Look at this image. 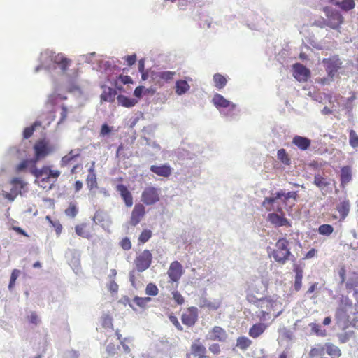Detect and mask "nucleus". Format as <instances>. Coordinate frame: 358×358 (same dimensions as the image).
<instances>
[{
	"instance_id": "5fc2aeb1",
	"label": "nucleus",
	"mask_w": 358,
	"mask_h": 358,
	"mask_svg": "<svg viewBox=\"0 0 358 358\" xmlns=\"http://www.w3.org/2000/svg\"><path fill=\"white\" fill-rule=\"evenodd\" d=\"M173 299L179 305H182L185 303L184 297L180 294L178 291H174L172 292Z\"/></svg>"
},
{
	"instance_id": "4468645a",
	"label": "nucleus",
	"mask_w": 358,
	"mask_h": 358,
	"mask_svg": "<svg viewBox=\"0 0 358 358\" xmlns=\"http://www.w3.org/2000/svg\"><path fill=\"white\" fill-rule=\"evenodd\" d=\"M322 63L326 66V71L329 76L333 77L335 73L341 69L342 62L340 60L338 55H334L329 58H324Z\"/></svg>"
},
{
	"instance_id": "6e6552de",
	"label": "nucleus",
	"mask_w": 358,
	"mask_h": 358,
	"mask_svg": "<svg viewBox=\"0 0 358 358\" xmlns=\"http://www.w3.org/2000/svg\"><path fill=\"white\" fill-rule=\"evenodd\" d=\"M268 211L272 210H275L278 213H271L268 215V221H269L275 227H291L290 222L285 217L282 208L278 205L276 208H268L266 206Z\"/></svg>"
},
{
	"instance_id": "052dcab7",
	"label": "nucleus",
	"mask_w": 358,
	"mask_h": 358,
	"mask_svg": "<svg viewBox=\"0 0 358 358\" xmlns=\"http://www.w3.org/2000/svg\"><path fill=\"white\" fill-rule=\"evenodd\" d=\"M246 299L247 301L250 303H253V304H255L256 306L259 303V301L260 300V299H257L253 294L252 293H249L247 294V296H246Z\"/></svg>"
},
{
	"instance_id": "774afa93",
	"label": "nucleus",
	"mask_w": 358,
	"mask_h": 358,
	"mask_svg": "<svg viewBox=\"0 0 358 358\" xmlns=\"http://www.w3.org/2000/svg\"><path fill=\"white\" fill-rule=\"evenodd\" d=\"M143 90V86L137 87L134 90V96L138 97V98H140L141 96V95H142Z\"/></svg>"
},
{
	"instance_id": "09e8293b",
	"label": "nucleus",
	"mask_w": 358,
	"mask_h": 358,
	"mask_svg": "<svg viewBox=\"0 0 358 358\" xmlns=\"http://www.w3.org/2000/svg\"><path fill=\"white\" fill-rule=\"evenodd\" d=\"M45 219L49 222L50 225L55 228L57 234L59 235L62 230V226L59 222L58 220L53 221L49 215L46 216Z\"/></svg>"
},
{
	"instance_id": "cd10ccee",
	"label": "nucleus",
	"mask_w": 358,
	"mask_h": 358,
	"mask_svg": "<svg viewBox=\"0 0 358 358\" xmlns=\"http://www.w3.org/2000/svg\"><path fill=\"white\" fill-rule=\"evenodd\" d=\"M267 325L263 322L256 323L250 328L248 334L250 337L257 338L265 331Z\"/></svg>"
},
{
	"instance_id": "bf43d9fd",
	"label": "nucleus",
	"mask_w": 358,
	"mask_h": 358,
	"mask_svg": "<svg viewBox=\"0 0 358 358\" xmlns=\"http://www.w3.org/2000/svg\"><path fill=\"white\" fill-rule=\"evenodd\" d=\"M111 131H112L111 127H110L107 124H103L101 126V128L100 130V136H105L106 135H108Z\"/></svg>"
},
{
	"instance_id": "6e6d98bb",
	"label": "nucleus",
	"mask_w": 358,
	"mask_h": 358,
	"mask_svg": "<svg viewBox=\"0 0 358 358\" xmlns=\"http://www.w3.org/2000/svg\"><path fill=\"white\" fill-rule=\"evenodd\" d=\"M169 319L178 330H179V331L183 330L182 327L181 326L178 318L176 316L170 315L169 316Z\"/></svg>"
},
{
	"instance_id": "864d4df0",
	"label": "nucleus",
	"mask_w": 358,
	"mask_h": 358,
	"mask_svg": "<svg viewBox=\"0 0 358 358\" xmlns=\"http://www.w3.org/2000/svg\"><path fill=\"white\" fill-rule=\"evenodd\" d=\"M120 245L124 250H129L131 248V243L128 237H124L120 242Z\"/></svg>"
},
{
	"instance_id": "a211bd4d",
	"label": "nucleus",
	"mask_w": 358,
	"mask_h": 358,
	"mask_svg": "<svg viewBox=\"0 0 358 358\" xmlns=\"http://www.w3.org/2000/svg\"><path fill=\"white\" fill-rule=\"evenodd\" d=\"M167 274L172 282H178L183 274L182 264L178 261H173L169 266Z\"/></svg>"
},
{
	"instance_id": "4d7b16f0",
	"label": "nucleus",
	"mask_w": 358,
	"mask_h": 358,
	"mask_svg": "<svg viewBox=\"0 0 358 358\" xmlns=\"http://www.w3.org/2000/svg\"><path fill=\"white\" fill-rule=\"evenodd\" d=\"M108 289L111 293H117L119 289V285L116 283V282L114 280H112L110 281V282L108 284Z\"/></svg>"
},
{
	"instance_id": "c756f323",
	"label": "nucleus",
	"mask_w": 358,
	"mask_h": 358,
	"mask_svg": "<svg viewBox=\"0 0 358 358\" xmlns=\"http://www.w3.org/2000/svg\"><path fill=\"white\" fill-rule=\"evenodd\" d=\"M336 210L339 213L341 220H344L349 214L350 210V203L348 199H344L336 206Z\"/></svg>"
},
{
	"instance_id": "2eb2a0df",
	"label": "nucleus",
	"mask_w": 358,
	"mask_h": 358,
	"mask_svg": "<svg viewBox=\"0 0 358 358\" xmlns=\"http://www.w3.org/2000/svg\"><path fill=\"white\" fill-rule=\"evenodd\" d=\"M34 150L35 152L34 160L37 161L45 158L50 152V149L48 146V143L45 140L38 141L34 146Z\"/></svg>"
},
{
	"instance_id": "f8f14e48",
	"label": "nucleus",
	"mask_w": 358,
	"mask_h": 358,
	"mask_svg": "<svg viewBox=\"0 0 358 358\" xmlns=\"http://www.w3.org/2000/svg\"><path fill=\"white\" fill-rule=\"evenodd\" d=\"M152 256L148 250H143L136 259V268L139 272H143L148 268L151 264Z\"/></svg>"
},
{
	"instance_id": "58836bf2",
	"label": "nucleus",
	"mask_w": 358,
	"mask_h": 358,
	"mask_svg": "<svg viewBox=\"0 0 358 358\" xmlns=\"http://www.w3.org/2000/svg\"><path fill=\"white\" fill-rule=\"evenodd\" d=\"M252 345V341L245 336H241L237 338L236 346L243 350H245Z\"/></svg>"
},
{
	"instance_id": "13d9d810",
	"label": "nucleus",
	"mask_w": 358,
	"mask_h": 358,
	"mask_svg": "<svg viewBox=\"0 0 358 358\" xmlns=\"http://www.w3.org/2000/svg\"><path fill=\"white\" fill-rule=\"evenodd\" d=\"M118 349L114 344L110 343L106 347V352L110 357H114L117 352V350Z\"/></svg>"
},
{
	"instance_id": "603ef678",
	"label": "nucleus",
	"mask_w": 358,
	"mask_h": 358,
	"mask_svg": "<svg viewBox=\"0 0 358 358\" xmlns=\"http://www.w3.org/2000/svg\"><path fill=\"white\" fill-rule=\"evenodd\" d=\"M29 323L38 325L41 322V320L36 312H31L30 315L27 317Z\"/></svg>"
},
{
	"instance_id": "b1692460",
	"label": "nucleus",
	"mask_w": 358,
	"mask_h": 358,
	"mask_svg": "<svg viewBox=\"0 0 358 358\" xmlns=\"http://www.w3.org/2000/svg\"><path fill=\"white\" fill-rule=\"evenodd\" d=\"M80 149L71 150L69 153L64 155L60 162V165L62 167L66 166L71 164H72L75 160L80 157Z\"/></svg>"
},
{
	"instance_id": "e2e57ef3",
	"label": "nucleus",
	"mask_w": 358,
	"mask_h": 358,
	"mask_svg": "<svg viewBox=\"0 0 358 358\" xmlns=\"http://www.w3.org/2000/svg\"><path fill=\"white\" fill-rule=\"evenodd\" d=\"M124 59L127 62L128 66H132L136 61V54L128 55L124 57Z\"/></svg>"
},
{
	"instance_id": "8fccbe9b",
	"label": "nucleus",
	"mask_w": 358,
	"mask_h": 358,
	"mask_svg": "<svg viewBox=\"0 0 358 358\" xmlns=\"http://www.w3.org/2000/svg\"><path fill=\"white\" fill-rule=\"evenodd\" d=\"M349 136L350 145L353 148L358 147V135L353 129L350 130Z\"/></svg>"
},
{
	"instance_id": "a878e982",
	"label": "nucleus",
	"mask_w": 358,
	"mask_h": 358,
	"mask_svg": "<svg viewBox=\"0 0 358 358\" xmlns=\"http://www.w3.org/2000/svg\"><path fill=\"white\" fill-rule=\"evenodd\" d=\"M293 270L295 272L294 289L296 292H298L302 287L303 268L299 264H294L293 266Z\"/></svg>"
},
{
	"instance_id": "0e129e2a",
	"label": "nucleus",
	"mask_w": 358,
	"mask_h": 358,
	"mask_svg": "<svg viewBox=\"0 0 358 358\" xmlns=\"http://www.w3.org/2000/svg\"><path fill=\"white\" fill-rule=\"evenodd\" d=\"M209 350L214 355H218L220 352L219 344L213 343L209 346Z\"/></svg>"
},
{
	"instance_id": "6ab92c4d",
	"label": "nucleus",
	"mask_w": 358,
	"mask_h": 358,
	"mask_svg": "<svg viewBox=\"0 0 358 358\" xmlns=\"http://www.w3.org/2000/svg\"><path fill=\"white\" fill-rule=\"evenodd\" d=\"M212 103L217 108H229V110L231 111L234 110L236 108V105L234 103L226 99L222 95L218 93L214 94L212 99Z\"/></svg>"
},
{
	"instance_id": "aec40b11",
	"label": "nucleus",
	"mask_w": 358,
	"mask_h": 358,
	"mask_svg": "<svg viewBox=\"0 0 358 358\" xmlns=\"http://www.w3.org/2000/svg\"><path fill=\"white\" fill-rule=\"evenodd\" d=\"M313 184L317 186L323 194L331 192L330 180L320 174H316L314 176Z\"/></svg>"
},
{
	"instance_id": "bb28decb",
	"label": "nucleus",
	"mask_w": 358,
	"mask_h": 358,
	"mask_svg": "<svg viewBox=\"0 0 358 358\" xmlns=\"http://www.w3.org/2000/svg\"><path fill=\"white\" fill-rule=\"evenodd\" d=\"M76 234L80 237L90 239L92 237L90 224L84 222L75 226Z\"/></svg>"
},
{
	"instance_id": "c85d7f7f",
	"label": "nucleus",
	"mask_w": 358,
	"mask_h": 358,
	"mask_svg": "<svg viewBox=\"0 0 358 358\" xmlns=\"http://www.w3.org/2000/svg\"><path fill=\"white\" fill-rule=\"evenodd\" d=\"M292 143L301 150H306L311 144V141L301 136H295L292 139Z\"/></svg>"
},
{
	"instance_id": "338daca9",
	"label": "nucleus",
	"mask_w": 358,
	"mask_h": 358,
	"mask_svg": "<svg viewBox=\"0 0 358 358\" xmlns=\"http://www.w3.org/2000/svg\"><path fill=\"white\" fill-rule=\"evenodd\" d=\"M61 121L64 120L67 117L68 110L66 106L62 105L61 107Z\"/></svg>"
},
{
	"instance_id": "79ce46f5",
	"label": "nucleus",
	"mask_w": 358,
	"mask_h": 358,
	"mask_svg": "<svg viewBox=\"0 0 358 358\" xmlns=\"http://www.w3.org/2000/svg\"><path fill=\"white\" fill-rule=\"evenodd\" d=\"M36 162L34 159H24L22 160L16 168L17 171H22L26 168L29 167V169L33 166V164H36Z\"/></svg>"
},
{
	"instance_id": "39448f33",
	"label": "nucleus",
	"mask_w": 358,
	"mask_h": 358,
	"mask_svg": "<svg viewBox=\"0 0 358 358\" xmlns=\"http://www.w3.org/2000/svg\"><path fill=\"white\" fill-rule=\"evenodd\" d=\"M289 246V241L285 238H281L275 243V248L272 251V256L275 261L280 264H284L292 256Z\"/></svg>"
},
{
	"instance_id": "423d86ee",
	"label": "nucleus",
	"mask_w": 358,
	"mask_h": 358,
	"mask_svg": "<svg viewBox=\"0 0 358 358\" xmlns=\"http://www.w3.org/2000/svg\"><path fill=\"white\" fill-rule=\"evenodd\" d=\"M298 194L297 192L296 191H292L287 193H285L281 190L277 192L275 194V196L273 197H266L262 202V206L266 207V206L268 205H273L278 199H281L282 203L285 205V206H287L288 205V203L289 202V199H292L294 201L289 206V208H287V210H289V209H291L292 207L294 206Z\"/></svg>"
},
{
	"instance_id": "f704fd0d",
	"label": "nucleus",
	"mask_w": 358,
	"mask_h": 358,
	"mask_svg": "<svg viewBox=\"0 0 358 358\" xmlns=\"http://www.w3.org/2000/svg\"><path fill=\"white\" fill-rule=\"evenodd\" d=\"M215 86L217 90H221L227 85V80L222 74L217 73L213 76Z\"/></svg>"
},
{
	"instance_id": "2f4dec72",
	"label": "nucleus",
	"mask_w": 358,
	"mask_h": 358,
	"mask_svg": "<svg viewBox=\"0 0 358 358\" xmlns=\"http://www.w3.org/2000/svg\"><path fill=\"white\" fill-rule=\"evenodd\" d=\"M352 180V170L348 166L341 168V185L343 187Z\"/></svg>"
},
{
	"instance_id": "3c124183",
	"label": "nucleus",
	"mask_w": 358,
	"mask_h": 358,
	"mask_svg": "<svg viewBox=\"0 0 358 358\" xmlns=\"http://www.w3.org/2000/svg\"><path fill=\"white\" fill-rule=\"evenodd\" d=\"M20 270H18V269L13 270V271L11 273V275H10V282L8 285L9 289H11L15 286L16 280L18 278V276L20 275Z\"/></svg>"
},
{
	"instance_id": "473e14b6",
	"label": "nucleus",
	"mask_w": 358,
	"mask_h": 358,
	"mask_svg": "<svg viewBox=\"0 0 358 358\" xmlns=\"http://www.w3.org/2000/svg\"><path fill=\"white\" fill-rule=\"evenodd\" d=\"M330 1L345 11H349L353 9L355 6L354 0H342L341 1H334V0H330Z\"/></svg>"
},
{
	"instance_id": "a19ab883",
	"label": "nucleus",
	"mask_w": 358,
	"mask_h": 358,
	"mask_svg": "<svg viewBox=\"0 0 358 358\" xmlns=\"http://www.w3.org/2000/svg\"><path fill=\"white\" fill-rule=\"evenodd\" d=\"M334 231V227L327 224H322L318 228V233L323 236H329Z\"/></svg>"
},
{
	"instance_id": "69168bd1",
	"label": "nucleus",
	"mask_w": 358,
	"mask_h": 358,
	"mask_svg": "<svg viewBox=\"0 0 358 358\" xmlns=\"http://www.w3.org/2000/svg\"><path fill=\"white\" fill-rule=\"evenodd\" d=\"M339 276L341 278V281L342 283H343L345 280V274H346V270L344 266H342L339 271H338Z\"/></svg>"
},
{
	"instance_id": "72a5a7b5",
	"label": "nucleus",
	"mask_w": 358,
	"mask_h": 358,
	"mask_svg": "<svg viewBox=\"0 0 358 358\" xmlns=\"http://www.w3.org/2000/svg\"><path fill=\"white\" fill-rule=\"evenodd\" d=\"M190 89V86L186 80H179L176 83V93L178 95H182L187 92Z\"/></svg>"
},
{
	"instance_id": "1a4fd4ad",
	"label": "nucleus",
	"mask_w": 358,
	"mask_h": 358,
	"mask_svg": "<svg viewBox=\"0 0 358 358\" xmlns=\"http://www.w3.org/2000/svg\"><path fill=\"white\" fill-rule=\"evenodd\" d=\"M10 184L11 189L10 192L3 191V196L12 202L15 200L18 194H21L22 190L26 187L27 183L20 178H13L11 179Z\"/></svg>"
},
{
	"instance_id": "20e7f679",
	"label": "nucleus",
	"mask_w": 358,
	"mask_h": 358,
	"mask_svg": "<svg viewBox=\"0 0 358 358\" xmlns=\"http://www.w3.org/2000/svg\"><path fill=\"white\" fill-rule=\"evenodd\" d=\"M324 10L326 13L327 19L317 20L315 22V24L320 28L328 27L331 29L338 30L343 22V17L337 10L329 8H324Z\"/></svg>"
},
{
	"instance_id": "5701e85b",
	"label": "nucleus",
	"mask_w": 358,
	"mask_h": 358,
	"mask_svg": "<svg viewBox=\"0 0 358 358\" xmlns=\"http://www.w3.org/2000/svg\"><path fill=\"white\" fill-rule=\"evenodd\" d=\"M191 353L197 358H206V347L200 342L199 339H196L190 347Z\"/></svg>"
},
{
	"instance_id": "c9c22d12",
	"label": "nucleus",
	"mask_w": 358,
	"mask_h": 358,
	"mask_svg": "<svg viewBox=\"0 0 358 358\" xmlns=\"http://www.w3.org/2000/svg\"><path fill=\"white\" fill-rule=\"evenodd\" d=\"M117 99L121 106L127 108L132 107L137 103L135 99H129L124 95H119Z\"/></svg>"
},
{
	"instance_id": "f03ea898",
	"label": "nucleus",
	"mask_w": 358,
	"mask_h": 358,
	"mask_svg": "<svg viewBox=\"0 0 358 358\" xmlns=\"http://www.w3.org/2000/svg\"><path fill=\"white\" fill-rule=\"evenodd\" d=\"M340 348L331 343H316L308 352V358H339Z\"/></svg>"
},
{
	"instance_id": "f3484780",
	"label": "nucleus",
	"mask_w": 358,
	"mask_h": 358,
	"mask_svg": "<svg viewBox=\"0 0 358 358\" xmlns=\"http://www.w3.org/2000/svg\"><path fill=\"white\" fill-rule=\"evenodd\" d=\"M145 215V208L142 203H137L134 206L130 217V225L135 227L141 222Z\"/></svg>"
},
{
	"instance_id": "f257e3e1",
	"label": "nucleus",
	"mask_w": 358,
	"mask_h": 358,
	"mask_svg": "<svg viewBox=\"0 0 358 358\" xmlns=\"http://www.w3.org/2000/svg\"><path fill=\"white\" fill-rule=\"evenodd\" d=\"M29 172L35 177V183L41 188L47 189L52 188L61 173L58 170H52L48 166L38 169L36 164H33Z\"/></svg>"
},
{
	"instance_id": "0eeeda50",
	"label": "nucleus",
	"mask_w": 358,
	"mask_h": 358,
	"mask_svg": "<svg viewBox=\"0 0 358 358\" xmlns=\"http://www.w3.org/2000/svg\"><path fill=\"white\" fill-rule=\"evenodd\" d=\"M175 76V71H150V82L152 85L161 88L172 81Z\"/></svg>"
},
{
	"instance_id": "9d476101",
	"label": "nucleus",
	"mask_w": 358,
	"mask_h": 358,
	"mask_svg": "<svg viewBox=\"0 0 358 358\" xmlns=\"http://www.w3.org/2000/svg\"><path fill=\"white\" fill-rule=\"evenodd\" d=\"M160 189L155 187H147L141 194V201L147 206H151L160 200Z\"/></svg>"
},
{
	"instance_id": "c03bdc74",
	"label": "nucleus",
	"mask_w": 358,
	"mask_h": 358,
	"mask_svg": "<svg viewBox=\"0 0 358 358\" xmlns=\"http://www.w3.org/2000/svg\"><path fill=\"white\" fill-rule=\"evenodd\" d=\"M40 125V122H36L31 126L26 127L23 131L24 138L27 139L30 138L33 135L36 127Z\"/></svg>"
},
{
	"instance_id": "4c0bfd02",
	"label": "nucleus",
	"mask_w": 358,
	"mask_h": 358,
	"mask_svg": "<svg viewBox=\"0 0 358 358\" xmlns=\"http://www.w3.org/2000/svg\"><path fill=\"white\" fill-rule=\"evenodd\" d=\"M309 327L311 329V332L318 336L324 337L327 336V331L322 329L321 326L315 322L309 324Z\"/></svg>"
},
{
	"instance_id": "37998d69",
	"label": "nucleus",
	"mask_w": 358,
	"mask_h": 358,
	"mask_svg": "<svg viewBox=\"0 0 358 358\" xmlns=\"http://www.w3.org/2000/svg\"><path fill=\"white\" fill-rule=\"evenodd\" d=\"M78 212V209L76 203H70L69 207L65 210V215L69 217L74 218Z\"/></svg>"
},
{
	"instance_id": "393cba45",
	"label": "nucleus",
	"mask_w": 358,
	"mask_h": 358,
	"mask_svg": "<svg viewBox=\"0 0 358 358\" xmlns=\"http://www.w3.org/2000/svg\"><path fill=\"white\" fill-rule=\"evenodd\" d=\"M150 171L159 176L169 177L172 173V169L169 164H164L162 166L152 165Z\"/></svg>"
},
{
	"instance_id": "dca6fc26",
	"label": "nucleus",
	"mask_w": 358,
	"mask_h": 358,
	"mask_svg": "<svg viewBox=\"0 0 358 358\" xmlns=\"http://www.w3.org/2000/svg\"><path fill=\"white\" fill-rule=\"evenodd\" d=\"M293 76L299 82H306L310 77V71L300 63H296L292 66Z\"/></svg>"
},
{
	"instance_id": "412c9836",
	"label": "nucleus",
	"mask_w": 358,
	"mask_h": 358,
	"mask_svg": "<svg viewBox=\"0 0 358 358\" xmlns=\"http://www.w3.org/2000/svg\"><path fill=\"white\" fill-rule=\"evenodd\" d=\"M116 189L120 193L122 199L124 201L125 205L127 207L132 206L133 196L127 187L123 184H119L117 185Z\"/></svg>"
},
{
	"instance_id": "7ed1b4c3",
	"label": "nucleus",
	"mask_w": 358,
	"mask_h": 358,
	"mask_svg": "<svg viewBox=\"0 0 358 358\" xmlns=\"http://www.w3.org/2000/svg\"><path fill=\"white\" fill-rule=\"evenodd\" d=\"M278 301L270 298H262L259 301L257 307L259 308L258 312H256V316L261 322H265L271 318L278 317L280 311L275 314L277 310Z\"/></svg>"
},
{
	"instance_id": "e433bc0d",
	"label": "nucleus",
	"mask_w": 358,
	"mask_h": 358,
	"mask_svg": "<svg viewBox=\"0 0 358 358\" xmlns=\"http://www.w3.org/2000/svg\"><path fill=\"white\" fill-rule=\"evenodd\" d=\"M86 183L90 191L98 188L96 173L88 174L86 178Z\"/></svg>"
},
{
	"instance_id": "ddd939ff",
	"label": "nucleus",
	"mask_w": 358,
	"mask_h": 358,
	"mask_svg": "<svg viewBox=\"0 0 358 358\" xmlns=\"http://www.w3.org/2000/svg\"><path fill=\"white\" fill-rule=\"evenodd\" d=\"M183 324L188 327H193L198 320V308L194 306L187 308L181 315Z\"/></svg>"
},
{
	"instance_id": "de8ad7c7",
	"label": "nucleus",
	"mask_w": 358,
	"mask_h": 358,
	"mask_svg": "<svg viewBox=\"0 0 358 358\" xmlns=\"http://www.w3.org/2000/svg\"><path fill=\"white\" fill-rule=\"evenodd\" d=\"M158 292L159 289L155 284L150 282L147 285L145 288L146 294L150 296H157Z\"/></svg>"
},
{
	"instance_id": "9b49d317",
	"label": "nucleus",
	"mask_w": 358,
	"mask_h": 358,
	"mask_svg": "<svg viewBox=\"0 0 358 358\" xmlns=\"http://www.w3.org/2000/svg\"><path fill=\"white\" fill-rule=\"evenodd\" d=\"M48 58L53 64L57 65L64 73L67 71L69 66L71 63V60L67 58L63 53L50 52Z\"/></svg>"
},
{
	"instance_id": "49530a36",
	"label": "nucleus",
	"mask_w": 358,
	"mask_h": 358,
	"mask_svg": "<svg viewBox=\"0 0 358 358\" xmlns=\"http://www.w3.org/2000/svg\"><path fill=\"white\" fill-rule=\"evenodd\" d=\"M150 301L151 299L150 297L135 296L134 298V302L141 308H145Z\"/></svg>"
},
{
	"instance_id": "4be33fe9",
	"label": "nucleus",
	"mask_w": 358,
	"mask_h": 358,
	"mask_svg": "<svg viewBox=\"0 0 358 358\" xmlns=\"http://www.w3.org/2000/svg\"><path fill=\"white\" fill-rule=\"evenodd\" d=\"M227 338V334L226 331L219 326L214 327L210 332L209 339L211 341L224 342Z\"/></svg>"
},
{
	"instance_id": "a18cd8bd",
	"label": "nucleus",
	"mask_w": 358,
	"mask_h": 358,
	"mask_svg": "<svg viewBox=\"0 0 358 358\" xmlns=\"http://www.w3.org/2000/svg\"><path fill=\"white\" fill-rule=\"evenodd\" d=\"M152 231L150 229H143L138 237L140 243H146L152 237Z\"/></svg>"
},
{
	"instance_id": "680f3d73",
	"label": "nucleus",
	"mask_w": 358,
	"mask_h": 358,
	"mask_svg": "<svg viewBox=\"0 0 358 358\" xmlns=\"http://www.w3.org/2000/svg\"><path fill=\"white\" fill-rule=\"evenodd\" d=\"M118 80H120L124 85L133 83L132 78L129 76L127 75H120Z\"/></svg>"
},
{
	"instance_id": "ea45409f",
	"label": "nucleus",
	"mask_w": 358,
	"mask_h": 358,
	"mask_svg": "<svg viewBox=\"0 0 358 358\" xmlns=\"http://www.w3.org/2000/svg\"><path fill=\"white\" fill-rule=\"evenodd\" d=\"M277 157L278 159L285 165H289L291 164V159L284 148H281L278 150Z\"/></svg>"
},
{
	"instance_id": "7c9ffc66",
	"label": "nucleus",
	"mask_w": 358,
	"mask_h": 358,
	"mask_svg": "<svg viewBox=\"0 0 358 358\" xmlns=\"http://www.w3.org/2000/svg\"><path fill=\"white\" fill-rule=\"evenodd\" d=\"M116 94L117 92L115 89L109 87H104V90L101 94V101L104 102H113Z\"/></svg>"
}]
</instances>
